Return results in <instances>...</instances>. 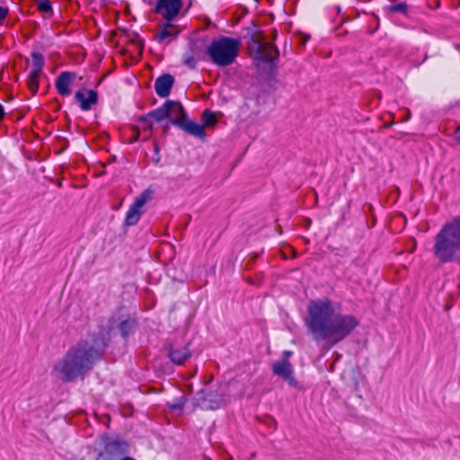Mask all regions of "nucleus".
<instances>
[{
  "label": "nucleus",
  "mask_w": 460,
  "mask_h": 460,
  "mask_svg": "<svg viewBox=\"0 0 460 460\" xmlns=\"http://www.w3.org/2000/svg\"><path fill=\"white\" fill-rule=\"evenodd\" d=\"M132 42L135 43L139 49V51L142 52L144 49V42L140 39H137L136 40H132Z\"/></svg>",
  "instance_id": "30"
},
{
  "label": "nucleus",
  "mask_w": 460,
  "mask_h": 460,
  "mask_svg": "<svg viewBox=\"0 0 460 460\" xmlns=\"http://www.w3.org/2000/svg\"><path fill=\"white\" fill-rule=\"evenodd\" d=\"M394 124V121L390 122V123H385V125H383L382 128H390L392 125Z\"/></svg>",
  "instance_id": "35"
},
{
  "label": "nucleus",
  "mask_w": 460,
  "mask_h": 460,
  "mask_svg": "<svg viewBox=\"0 0 460 460\" xmlns=\"http://www.w3.org/2000/svg\"><path fill=\"white\" fill-rule=\"evenodd\" d=\"M142 127H143V130L146 132V131H148L149 133H152L153 131V124L152 122L149 121V119H147V121L146 123H143V122H140ZM151 136V134H149L148 136H146L144 140H147L149 138V137Z\"/></svg>",
  "instance_id": "24"
},
{
  "label": "nucleus",
  "mask_w": 460,
  "mask_h": 460,
  "mask_svg": "<svg viewBox=\"0 0 460 460\" xmlns=\"http://www.w3.org/2000/svg\"><path fill=\"white\" fill-rule=\"evenodd\" d=\"M152 194L153 191L147 189L136 198L127 212L124 226H132L137 224L145 212L143 208L152 199Z\"/></svg>",
  "instance_id": "8"
},
{
  "label": "nucleus",
  "mask_w": 460,
  "mask_h": 460,
  "mask_svg": "<svg viewBox=\"0 0 460 460\" xmlns=\"http://www.w3.org/2000/svg\"><path fill=\"white\" fill-rule=\"evenodd\" d=\"M293 355V352L291 350H285L282 354L281 359L289 360V358Z\"/></svg>",
  "instance_id": "31"
},
{
  "label": "nucleus",
  "mask_w": 460,
  "mask_h": 460,
  "mask_svg": "<svg viewBox=\"0 0 460 460\" xmlns=\"http://www.w3.org/2000/svg\"><path fill=\"white\" fill-rule=\"evenodd\" d=\"M432 252L440 263L460 264V217L442 226L434 238Z\"/></svg>",
  "instance_id": "3"
},
{
  "label": "nucleus",
  "mask_w": 460,
  "mask_h": 460,
  "mask_svg": "<svg viewBox=\"0 0 460 460\" xmlns=\"http://www.w3.org/2000/svg\"><path fill=\"white\" fill-rule=\"evenodd\" d=\"M75 78V74L72 72H62L56 79V89L62 96H68L71 93L70 86Z\"/></svg>",
  "instance_id": "17"
},
{
  "label": "nucleus",
  "mask_w": 460,
  "mask_h": 460,
  "mask_svg": "<svg viewBox=\"0 0 460 460\" xmlns=\"http://www.w3.org/2000/svg\"><path fill=\"white\" fill-rule=\"evenodd\" d=\"M454 137L457 142L460 143V125H457L454 130Z\"/></svg>",
  "instance_id": "29"
},
{
  "label": "nucleus",
  "mask_w": 460,
  "mask_h": 460,
  "mask_svg": "<svg viewBox=\"0 0 460 460\" xmlns=\"http://www.w3.org/2000/svg\"><path fill=\"white\" fill-rule=\"evenodd\" d=\"M109 341L102 332L81 340L72 346L54 366V371L66 383L73 382L93 369L104 355Z\"/></svg>",
  "instance_id": "2"
},
{
  "label": "nucleus",
  "mask_w": 460,
  "mask_h": 460,
  "mask_svg": "<svg viewBox=\"0 0 460 460\" xmlns=\"http://www.w3.org/2000/svg\"><path fill=\"white\" fill-rule=\"evenodd\" d=\"M5 117V111L4 106L0 103V121H2Z\"/></svg>",
  "instance_id": "32"
},
{
  "label": "nucleus",
  "mask_w": 460,
  "mask_h": 460,
  "mask_svg": "<svg viewBox=\"0 0 460 460\" xmlns=\"http://www.w3.org/2000/svg\"><path fill=\"white\" fill-rule=\"evenodd\" d=\"M172 104L173 103H172V100H167L164 102V103L161 107L149 111L146 115L141 116L139 118L138 121L146 123L147 121V119H154L157 122H160V121L164 120V119H168V116H169L168 110L170 109V105H172Z\"/></svg>",
  "instance_id": "18"
},
{
  "label": "nucleus",
  "mask_w": 460,
  "mask_h": 460,
  "mask_svg": "<svg viewBox=\"0 0 460 460\" xmlns=\"http://www.w3.org/2000/svg\"><path fill=\"white\" fill-rule=\"evenodd\" d=\"M172 103L173 104L170 105V109L168 110V119L170 123L190 135L201 139L205 138L206 134L205 130H203V126L188 119L187 112L181 102L172 101Z\"/></svg>",
  "instance_id": "5"
},
{
  "label": "nucleus",
  "mask_w": 460,
  "mask_h": 460,
  "mask_svg": "<svg viewBox=\"0 0 460 460\" xmlns=\"http://www.w3.org/2000/svg\"><path fill=\"white\" fill-rule=\"evenodd\" d=\"M32 67L28 75L27 86L32 95L38 93L39 80L42 73L43 66L45 65V59L41 53L32 52Z\"/></svg>",
  "instance_id": "10"
},
{
  "label": "nucleus",
  "mask_w": 460,
  "mask_h": 460,
  "mask_svg": "<svg viewBox=\"0 0 460 460\" xmlns=\"http://www.w3.org/2000/svg\"><path fill=\"white\" fill-rule=\"evenodd\" d=\"M174 84V78L171 74H164L156 78L155 82V90L158 96L167 97Z\"/></svg>",
  "instance_id": "16"
},
{
  "label": "nucleus",
  "mask_w": 460,
  "mask_h": 460,
  "mask_svg": "<svg viewBox=\"0 0 460 460\" xmlns=\"http://www.w3.org/2000/svg\"><path fill=\"white\" fill-rule=\"evenodd\" d=\"M132 129H133L135 135L132 137V139L130 140V143H134V142L137 141L140 137V130L137 127L134 126Z\"/></svg>",
  "instance_id": "27"
},
{
  "label": "nucleus",
  "mask_w": 460,
  "mask_h": 460,
  "mask_svg": "<svg viewBox=\"0 0 460 460\" xmlns=\"http://www.w3.org/2000/svg\"><path fill=\"white\" fill-rule=\"evenodd\" d=\"M250 49L253 51V59L271 65L274 64V61L277 60L279 56V50L276 45L262 43L253 38H252Z\"/></svg>",
  "instance_id": "7"
},
{
  "label": "nucleus",
  "mask_w": 460,
  "mask_h": 460,
  "mask_svg": "<svg viewBox=\"0 0 460 460\" xmlns=\"http://www.w3.org/2000/svg\"><path fill=\"white\" fill-rule=\"evenodd\" d=\"M246 281L252 284V285H260V283L254 282L251 278H247Z\"/></svg>",
  "instance_id": "34"
},
{
  "label": "nucleus",
  "mask_w": 460,
  "mask_h": 460,
  "mask_svg": "<svg viewBox=\"0 0 460 460\" xmlns=\"http://www.w3.org/2000/svg\"><path fill=\"white\" fill-rule=\"evenodd\" d=\"M181 7V0H157L154 12L171 22L178 16Z\"/></svg>",
  "instance_id": "11"
},
{
  "label": "nucleus",
  "mask_w": 460,
  "mask_h": 460,
  "mask_svg": "<svg viewBox=\"0 0 460 460\" xmlns=\"http://www.w3.org/2000/svg\"><path fill=\"white\" fill-rule=\"evenodd\" d=\"M450 306L449 305H447L446 306V310H449Z\"/></svg>",
  "instance_id": "39"
},
{
  "label": "nucleus",
  "mask_w": 460,
  "mask_h": 460,
  "mask_svg": "<svg viewBox=\"0 0 460 460\" xmlns=\"http://www.w3.org/2000/svg\"><path fill=\"white\" fill-rule=\"evenodd\" d=\"M456 49H460V45L459 44H456Z\"/></svg>",
  "instance_id": "38"
},
{
  "label": "nucleus",
  "mask_w": 460,
  "mask_h": 460,
  "mask_svg": "<svg viewBox=\"0 0 460 460\" xmlns=\"http://www.w3.org/2000/svg\"><path fill=\"white\" fill-rule=\"evenodd\" d=\"M256 259H257V255H254V256L251 259V261H252V262H254Z\"/></svg>",
  "instance_id": "37"
},
{
  "label": "nucleus",
  "mask_w": 460,
  "mask_h": 460,
  "mask_svg": "<svg viewBox=\"0 0 460 460\" xmlns=\"http://www.w3.org/2000/svg\"><path fill=\"white\" fill-rule=\"evenodd\" d=\"M390 12L392 13H406L408 10V5L406 3H398L395 4H393L389 7Z\"/></svg>",
  "instance_id": "23"
},
{
  "label": "nucleus",
  "mask_w": 460,
  "mask_h": 460,
  "mask_svg": "<svg viewBox=\"0 0 460 460\" xmlns=\"http://www.w3.org/2000/svg\"><path fill=\"white\" fill-rule=\"evenodd\" d=\"M75 99L79 102L80 108L83 111H89L93 105L97 103L98 93L94 90L83 88L75 92Z\"/></svg>",
  "instance_id": "13"
},
{
  "label": "nucleus",
  "mask_w": 460,
  "mask_h": 460,
  "mask_svg": "<svg viewBox=\"0 0 460 460\" xmlns=\"http://www.w3.org/2000/svg\"><path fill=\"white\" fill-rule=\"evenodd\" d=\"M179 32L177 26L167 21V22L161 25V29L155 34V40L159 43L169 44L178 37Z\"/></svg>",
  "instance_id": "14"
},
{
  "label": "nucleus",
  "mask_w": 460,
  "mask_h": 460,
  "mask_svg": "<svg viewBox=\"0 0 460 460\" xmlns=\"http://www.w3.org/2000/svg\"><path fill=\"white\" fill-rule=\"evenodd\" d=\"M403 111H404L405 114L402 118L401 121L402 122H406V121H408L411 119V111L409 109H407V108H404Z\"/></svg>",
  "instance_id": "28"
},
{
  "label": "nucleus",
  "mask_w": 460,
  "mask_h": 460,
  "mask_svg": "<svg viewBox=\"0 0 460 460\" xmlns=\"http://www.w3.org/2000/svg\"><path fill=\"white\" fill-rule=\"evenodd\" d=\"M120 460H136L135 458L131 457V456H125L123 458H121Z\"/></svg>",
  "instance_id": "36"
},
{
  "label": "nucleus",
  "mask_w": 460,
  "mask_h": 460,
  "mask_svg": "<svg viewBox=\"0 0 460 460\" xmlns=\"http://www.w3.org/2000/svg\"><path fill=\"white\" fill-rule=\"evenodd\" d=\"M129 453L128 443L122 438H113L107 441L96 460H120Z\"/></svg>",
  "instance_id": "6"
},
{
  "label": "nucleus",
  "mask_w": 460,
  "mask_h": 460,
  "mask_svg": "<svg viewBox=\"0 0 460 460\" xmlns=\"http://www.w3.org/2000/svg\"><path fill=\"white\" fill-rule=\"evenodd\" d=\"M186 402L187 398L185 396H181L177 398L172 404L170 405V409L172 411H182Z\"/></svg>",
  "instance_id": "22"
},
{
  "label": "nucleus",
  "mask_w": 460,
  "mask_h": 460,
  "mask_svg": "<svg viewBox=\"0 0 460 460\" xmlns=\"http://www.w3.org/2000/svg\"><path fill=\"white\" fill-rule=\"evenodd\" d=\"M137 320L129 317L122 320L118 325V329L119 330L120 334L124 340H127L128 336L137 329Z\"/></svg>",
  "instance_id": "19"
},
{
  "label": "nucleus",
  "mask_w": 460,
  "mask_h": 460,
  "mask_svg": "<svg viewBox=\"0 0 460 460\" xmlns=\"http://www.w3.org/2000/svg\"><path fill=\"white\" fill-rule=\"evenodd\" d=\"M194 400V405L203 411L217 410L225 404V400L221 395L206 389L199 390Z\"/></svg>",
  "instance_id": "9"
},
{
  "label": "nucleus",
  "mask_w": 460,
  "mask_h": 460,
  "mask_svg": "<svg viewBox=\"0 0 460 460\" xmlns=\"http://www.w3.org/2000/svg\"><path fill=\"white\" fill-rule=\"evenodd\" d=\"M206 460H211V459H210V458H207V457H206Z\"/></svg>",
  "instance_id": "40"
},
{
  "label": "nucleus",
  "mask_w": 460,
  "mask_h": 460,
  "mask_svg": "<svg viewBox=\"0 0 460 460\" xmlns=\"http://www.w3.org/2000/svg\"><path fill=\"white\" fill-rule=\"evenodd\" d=\"M38 10L48 16L52 15L53 10L49 0H37Z\"/></svg>",
  "instance_id": "21"
},
{
  "label": "nucleus",
  "mask_w": 460,
  "mask_h": 460,
  "mask_svg": "<svg viewBox=\"0 0 460 460\" xmlns=\"http://www.w3.org/2000/svg\"><path fill=\"white\" fill-rule=\"evenodd\" d=\"M9 14V9L7 7L0 6V26L2 25L3 21Z\"/></svg>",
  "instance_id": "26"
},
{
  "label": "nucleus",
  "mask_w": 460,
  "mask_h": 460,
  "mask_svg": "<svg viewBox=\"0 0 460 460\" xmlns=\"http://www.w3.org/2000/svg\"><path fill=\"white\" fill-rule=\"evenodd\" d=\"M170 128V125L169 124H165L164 127H163V132L164 134H166L168 132Z\"/></svg>",
  "instance_id": "33"
},
{
  "label": "nucleus",
  "mask_w": 460,
  "mask_h": 460,
  "mask_svg": "<svg viewBox=\"0 0 460 460\" xmlns=\"http://www.w3.org/2000/svg\"><path fill=\"white\" fill-rule=\"evenodd\" d=\"M201 121L203 128L205 127L207 128H212L215 127L217 124V119L216 118V115L213 111L210 110H206L203 111L201 115Z\"/></svg>",
  "instance_id": "20"
},
{
  "label": "nucleus",
  "mask_w": 460,
  "mask_h": 460,
  "mask_svg": "<svg viewBox=\"0 0 460 460\" xmlns=\"http://www.w3.org/2000/svg\"><path fill=\"white\" fill-rule=\"evenodd\" d=\"M195 55L193 54L192 57H188L185 58L184 60V64L189 66L190 68L191 69H194L196 68V58H195Z\"/></svg>",
  "instance_id": "25"
},
{
  "label": "nucleus",
  "mask_w": 460,
  "mask_h": 460,
  "mask_svg": "<svg viewBox=\"0 0 460 460\" xmlns=\"http://www.w3.org/2000/svg\"><path fill=\"white\" fill-rule=\"evenodd\" d=\"M305 324L315 341L335 345L350 335L359 322L352 314H334L331 300L323 299L310 302Z\"/></svg>",
  "instance_id": "1"
},
{
  "label": "nucleus",
  "mask_w": 460,
  "mask_h": 460,
  "mask_svg": "<svg viewBox=\"0 0 460 460\" xmlns=\"http://www.w3.org/2000/svg\"><path fill=\"white\" fill-rule=\"evenodd\" d=\"M166 350L168 358L175 365H183L191 356L188 345L182 348H175L173 345L169 344L166 346Z\"/></svg>",
  "instance_id": "15"
},
{
  "label": "nucleus",
  "mask_w": 460,
  "mask_h": 460,
  "mask_svg": "<svg viewBox=\"0 0 460 460\" xmlns=\"http://www.w3.org/2000/svg\"><path fill=\"white\" fill-rule=\"evenodd\" d=\"M241 48V40L227 36H220L212 40L206 50L199 49L197 43L191 47V52L197 58L205 59L207 57L216 66L226 67L235 62Z\"/></svg>",
  "instance_id": "4"
},
{
  "label": "nucleus",
  "mask_w": 460,
  "mask_h": 460,
  "mask_svg": "<svg viewBox=\"0 0 460 460\" xmlns=\"http://www.w3.org/2000/svg\"><path fill=\"white\" fill-rule=\"evenodd\" d=\"M271 369L274 375L288 382L290 386H298V382L294 376V369L289 360L280 359L276 361L272 364Z\"/></svg>",
  "instance_id": "12"
}]
</instances>
